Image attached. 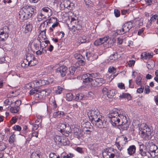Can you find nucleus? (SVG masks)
Segmentation results:
<instances>
[{
    "instance_id": "obj_3",
    "label": "nucleus",
    "mask_w": 158,
    "mask_h": 158,
    "mask_svg": "<svg viewBox=\"0 0 158 158\" xmlns=\"http://www.w3.org/2000/svg\"><path fill=\"white\" fill-rule=\"evenodd\" d=\"M36 11L34 7L28 6H24L19 12V17L22 20L27 19L31 18Z\"/></svg>"
},
{
    "instance_id": "obj_47",
    "label": "nucleus",
    "mask_w": 158,
    "mask_h": 158,
    "mask_svg": "<svg viewBox=\"0 0 158 158\" xmlns=\"http://www.w3.org/2000/svg\"><path fill=\"white\" fill-rule=\"evenodd\" d=\"M141 80L142 78L140 76H137L135 80L136 84L138 85H141Z\"/></svg>"
},
{
    "instance_id": "obj_21",
    "label": "nucleus",
    "mask_w": 158,
    "mask_h": 158,
    "mask_svg": "<svg viewBox=\"0 0 158 158\" xmlns=\"http://www.w3.org/2000/svg\"><path fill=\"white\" fill-rule=\"evenodd\" d=\"M153 56L152 53H149L147 52H144L142 53L141 54V58L143 59H149L152 58Z\"/></svg>"
},
{
    "instance_id": "obj_53",
    "label": "nucleus",
    "mask_w": 158,
    "mask_h": 158,
    "mask_svg": "<svg viewBox=\"0 0 158 158\" xmlns=\"http://www.w3.org/2000/svg\"><path fill=\"white\" fill-rule=\"evenodd\" d=\"M123 28L122 27L121 29H117L116 30V33L117 35H121L125 33L124 32H123Z\"/></svg>"
},
{
    "instance_id": "obj_23",
    "label": "nucleus",
    "mask_w": 158,
    "mask_h": 158,
    "mask_svg": "<svg viewBox=\"0 0 158 158\" xmlns=\"http://www.w3.org/2000/svg\"><path fill=\"white\" fill-rule=\"evenodd\" d=\"M115 94V91L114 89H110L107 91V96L109 98H112Z\"/></svg>"
},
{
    "instance_id": "obj_40",
    "label": "nucleus",
    "mask_w": 158,
    "mask_h": 158,
    "mask_svg": "<svg viewBox=\"0 0 158 158\" xmlns=\"http://www.w3.org/2000/svg\"><path fill=\"white\" fill-rule=\"evenodd\" d=\"M21 66L23 67H27L28 66H30V62L26 59H24L23 62L21 63Z\"/></svg>"
},
{
    "instance_id": "obj_30",
    "label": "nucleus",
    "mask_w": 158,
    "mask_h": 158,
    "mask_svg": "<svg viewBox=\"0 0 158 158\" xmlns=\"http://www.w3.org/2000/svg\"><path fill=\"white\" fill-rule=\"evenodd\" d=\"M156 149L154 150L152 152H151L150 154L151 156L154 158H158V148H156Z\"/></svg>"
},
{
    "instance_id": "obj_60",
    "label": "nucleus",
    "mask_w": 158,
    "mask_h": 158,
    "mask_svg": "<svg viewBox=\"0 0 158 158\" xmlns=\"http://www.w3.org/2000/svg\"><path fill=\"white\" fill-rule=\"evenodd\" d=\"M146 4L148 6L151 5L153 3L152 0H144Z\"/></svg>"
},
{
    "instance_id": "obj_18",
    "label": "nucleus",
    "mask_w": 158,
    "mask_h": 158,
    "mask_svg": "<svg viewBox=\"0 0 158 158\" xmlns=\"http://www.w3.org/2000/svg\"><path fill=\"white\" fill-rule=\"evenodd\" d=\"M72 131V130L71 127L69 124H67L62 133L65 135L66 136L68 137L69 135V133H71Z\"/></svg>"
},
{
    "instance_id": "obj_41",
    "label": "nucleus",
    "mask_w": 158,
    "mask_h": 158,
    "mask_svg": "<svg viewBox=\"0 0 158 158\" xmlns=\"http://www.w3.org/2000/svg\"><path fill=\"white\" fill-rule=\"evenodd\" d=\"M31 158H40V155L38 152H33L31 155Z\"/></svg>"
},
{
    "instance_id": "obj_27",
    "label": "nucleus",
    "mask_w": 158,
    "mask_h": 158,
    "mask_svg": "<svg viewBox=\"0 0 158 158\" xmlns=\"http://www.w3.org/2000/svg\"><path fill=\"white\" fill-rule=\"evenodd\" d=\"M41 11H43L47 13H48V15H51L52 13V10L48 7H45L43 8L41 10Z\"/></svg>"
},
{
    "instance_id": "obj_10",
    "label": "nucleus",
    "mask_w": 158,
    "mask_h": 158,
    "mask_svg": "<svg viewBox=\"0 0 158 158\" xmlns=\"http://www.w3.org/2000/svg\"><path fill=\"white\" fill-rule=\"evenodd\" d=\"M70 24L73 29L79 30L82 29L81 25L79 23V21L76 18H72Z\"/></svg>"
},
{
    "instance_id": "obj_9",
    "label": "nucleus",
    "mask_w": 158,
    "mask_h": 158,
    "mask_svg": "<svg viewBox=\"0 0 158 158\" xmlns=\"http://www.w3.org/2000/svg\"><path fill=\"white\" fill-rule=\"evenodd\" d=\"M105 82V80L101 77H97L94 80L92 79V81L90 85L94 87L100 86L102 85Z\"/></svg>"
},
{
    "instance_id": "obj_24",
    "label": "nucleus",
    "mask_w": 158,
    "mask_h": 158,
    "mask_svg": "<svg viewBox=\"0 0 158 158\" xmlns=\"http://www.w3.org/2000/svg\"><path fill=\"white\" fill-rule=\"evenodd\" d=\"M118 58L117 53V52L114 53L111 55L109 57V60L111 62H113L116 60Z\"/></svg>"
},
{
    "instance_id": "obj_44",
    "label": "nucleus",
    "mask_w": 158,
    "mask_h": 158,
    "mask_svg": "<svg viewBox=\"0 0 158 158\" xmlns=\"http://www.w3.org/2000/svg\"><path fill=\"white\" fill-rule=\"evenodd\" d=\"M79 41H80L79 43L81 44L85 43L87 42V40H86V37L85 36H83L80 37L79 39Z\"/></svg>"
},
{
    "instance_id": "obj_46",
    "label": "nucleus",
    "mask_w": 158,
    "mask_h": 158,
    "mask_svg": "<svg viewBox=\"0 0 158 158\" xmlns=\"http://www.w3.org/2000/svg\"><path fill=\"white\" fill-rule=\"evenodd\" d=\"M108 72L109 73H114L116 72V69L114 67L111 66L109 67Z\"/></svg>"
},
{
    "instance_id": "obj_11",
    "label": "nucleus",
    "mask_w": 158,
    "mask_h": 158,
    "mask_svg": "<svg viewBox=\"0 0 158 158\" xmlns=\"http://www.w3.org/2000/svg\"><path fill=\"white\" fill-rule=\"evenodd\" d=\"M89 76V73H87L82 74L79 77V79L81 78L83 82L85 84L88 83H91L92 81V78H90Z\"/></svg>"
},
{
    "instance_id": "obj_61",
    "label": "nucleus",
    "mask_w": 158,
    "mask_h": 158,
    "mask_svg": "<svg viewBox=\"0 0 158 158\" xmlns=\"http://www.w3.org/2000/svg\"><path fill=\"white\" fill-rule=\"evenodd\" d=\"M39 127V125L37 124H34L33 125V127L32 128V130L33 131H35L37 130Z\"/></svg>"
},
{
    "instance_id": "obj_22",
    "label": "nucleus",
    "mask_w": 158,
    "mask_h": 158,
    "mask_svg": "<svg viewBox=\"0 0 158 158\" xmlns=\"http://www.w3.org/2000/svg\"><path fill=\"white\" fill-rule=\"evenodd\" d=\"M64 115L63 111H57L53 113V117L55 118H60Z\"/></svg>"
},
{
    "instance_id": "obj_5",
    "label": "nucleus",
    "mask_w": 158,
    "mask_h": 158,
    "mask_svg": "<svg viewBox=\"0 0 158 158\" xmlns=\"http://www.w3.org/2000/svg\"><path fill=\"white\" fill-rule=\"evenodd\" d=\"M87 115L91 123L101 116L98 110L95 108L89 110L87 112Z\"/></svg>"
},
{
    "instance_id": "obj_42",
    "label": "nucleus",
    "mask_w": 158,
    "mask_h": 158,
    "mask_svg": "<svg viewBox=\"0 0 158 158\" xmlns=\"http://www.w3.org/2000/svg\"><path fill=\"white\" fill-rule=\"evenodd\" d=\"M45 96H48L51 92V90L50 88H46L42 90Z\"/></svg>"
},
{
    "instance_id": "obj_2",
    "label": "nucleus",
    "mask_w": 158,
    "mask_h": 158,
    "mask_svg": "<svg viewBox=\"0 0 158 158\" xmlns=\"http://www.w3.org/2000/svg\"><path fill=\"white\" fill-rule=\"evenodd\" d=\"M139 130L141 137L143 140H148L152 138V133L153 132L152 127L143 123L139 126Z\"/></svg>"
},
{
    "instance_id": "obj_13",
    "label": "nucleus",
    "mask_w": 158,
    "mask_h": 158,
    "mask_svg": "<svg viewBox=\"0 0 158 158\" xmlns=\"http://www.w3.org/2000/svg\"><path fill=\"white\" fill-rule=\"evenodd\" d=\"M67 67L65 65H62L58 68L56 70V72L60 73L62 77H64L68 73Z\"/></svg>"
},
{
    "instance_id": "obj_15",
    "label": "nucleus",
    "mask_w": 158,
    "mask_h": 158,
    "mask_svg": "<svg viewBox=\"0 0 158 158\" xmlns=\"http://www.w3.org/2000/svg\"><path fill=\"white\" fill-rule=\"evenodd\" d=\"M133 26V23L131 21L125 23L122 26L123 32H124L125 33L128 32Z\"/></svg>"
},
{
    "instance_id": "obj_16",
    "label": "nucleus",
    "mask_w": 158,
    "mask_h": 158,
    "mask_svg": "<svg viewBox=\"0 0 158 158\" xmlns=\"http://www.w3.org/2000/svg\"><path fill=\"white\" fill-rule=\"evenodd\" d=\"M136 148L135 145L130 146L127 149L128 154L130 156H133L136 154Z\"/></svg>"
},
{
    "instance_id": "obj_19",
    "label": "nucleus",
    "mask_w": 158,
    "mask_h": 158,
    "mask_svg": "<svg viewBox=\"0 0 158 158\" xmlns=\"http://www.w3.org/2000/svg\"><path fill=\"white\" fill-rule=\"evenodd\" d=\"M141 145H140L139 147V153H137L136 154H135V158H140V156H143V158H147L146 156L147 155V151H144V149L143 150L142 148H141Z\"/></svg>"
},
{
    "instance_id": "obj_63",
    "label": "nucleus",
    "mask_w": 158,
    "mask_h": 158,
    "mask_svg": "<svg viewBox=\"0 0 158 158\" xmlns=\"http://www.w3.org/2000/svg\"><path fill=\"white\" fill-rule=\"evenodd\" d=\"M147 67L149 69H151L154 67V64L152 63L148 64L147 65Z\"/></svg>"
},
{
    "instance_id": "obj_39",
    "label": "nucleus",
    "mask_w": 158,
    "mask_h": 158,
    "mask_svg": "<svg viewBox=\"0 0 158 158\" xmlns=\"http://www.w3.org/2000/svg\"><path fill=\"white\" fill-rule=\"evenodd\" d=\"M67 123H59L58 127H59L60 129V131L61 133H62V131L64 128V127L66 126Z\"/></svg>"
},
{
    "instance_id": "obj_4",
    "label": "nucleus",
    "mask_w": 158,
    "mask_h": 158,
    "mask_svg": "<svg viewBox=\"0 0 158 158\" xmlns=\"http://www.w3.org/2000/svg\"><path fill=\"white\" fill-rule=\"evenodd\" d=\"M94 126L99 128H106L107 127L108 123L103 117L100 116L92 123Z\"/></svg>"
},
{
    "instance_id": "obj_34",
    "label": "nucleus",
    "mask_w": 158,
    "mask_h": 158,
    "mask_svg": "<svg viewBox=\"0 0 158 158\" xmlns=\"http://www.w3.org/2000/svg\"><path fill=\"white\" fill-rule=\"evenodd\" d=\"M11 135L9 138V142L10 143H13L15 141V135L12 132L11 133Z\"/></svg>"
},
{
    "instance_id": "obj_1",
    "label": "nucleus",
    "mask_w": 158,
    "mask_h": 158,
    "mask_svg": "<svg viewBox=\"0 0 158 158\" xmlns=\"http://www.w3.org/2000/svg\"><path fill=\"white\" fill-rule=\"evenodd\" d=\"M109 120L114 127L126 125L128 123V118L123 110H117L112 111L108 115Z\"/></svg>"
},
{
    "instance_id": "obj_56",
    "label": "nucleus",
    "mask_w": 158,
    "mask_h": 158,
    "mask_svg": "<svg viewBox=\"0 0 158 158\" xmlns=\"http://www.w3.org/2000/svg\"><path fill=\"white\" fill-rule=\"evenodd\" d=\"M6 148V146L4 143H0V150H4Z\"/></svg>"
},
{
    "instance_id": "obj_45",
    "label": "nucleus",
    "mask_w": 158,
    "mask_h": 158,
    "mask_svg": "<svg viewBox=\"0 0 158 158\" xmlns=\"http://www.w3.org/2000/svg\"><path fill=\"white\" fill-rule=\"evenodd\" d=\"M38 20L39 21H40L42 20L43 19H44L46 18V17L41 12L39 13L37 17Z\"/></svg>"
},
{
    "instance_id": "obj_38",
    "label": "nucleus",
    "mask_w": 158,
    "mask_h": 158,
    "mask_svg": "<svg viewBox=\"0 0 158 158\" xmlns=\"http://www.w3.org/2000/svg\"><path fill=\"white\" fill-rule=\"evenodd\" d=\"M66 100L68 101H71L73 100L74 98V96L73 94L71 93H69L66 95Z\"/></svg>"
},
{
    "instance_id": "obj_54",
    "label": "nucleus",
    "mask_w": 158,
    "mask_h": 158,
    "mask_svg": "<svg viewBox=\"0 0 158 158\" xmlns=\"http://www.w3.org/2000/svg\"><path fill=\"white\" fill-rule=\"evenodd\" d=\"M80 133L79 132V129H78L74 133V135L75 137L79 138L80 137Z\"/></svg>"
},
{
    "instance_id": "obj_12",
    "label": "nucleus",
    "mask_w": 158,
    "mask_h": 158,
    "mask_svg": "<svg viewBox=\"0 0 158 158\" xmlns=\"http://www.w3.org/2000/svg\"><path fill=\"white\" fill-rule=\"evenodd\" d=\"M157 147L155 144H153L152 143H150L149 142L146 143L145 147L146 151L149 154L154 151V150L156 149V148Z\"/></svg>"
},
{
    "instance_id": "obj_59",
    "label": "nucleus",
    "mask_w": 158,
    "mask_h": 158,
    "mask_svg": "<svg viewBox=\"0 0 158 158\" xmlns=\"http://www.w3.org/2000/svg\"><path fill=\"white\" fill-rule=\"evenodd\" d=\"M118 87L120 89H125V87L124 85L122 83H118Z\"/></svg>"
},
{
    "instance_id": "obj_50",
    "label": "nucleus",
    "mask_w": 158,
    "mask_h": 158,
    "mask_svg": "<svg viewBox=\"0 0 158 158\" xmlns=\"http://www.w3.org/2000/svg\"><path fill=\"white\" fill-rule=\"evenodd\" d=\"M70 4V1L68 0H66L63 4H61L60 5L61 6H64V8H67L68 6V5Z\"/></svg>"
},
{
    "instance_id": "obj_29",
    "label": "nucleus",
    "mask_w": 158,
    "mask_h": 158,
    "mask_svg": "<svg viewBox=\"0 0 158 158\" xmlns=\"http://www.w3.org/2000/svg\"><path fill=\"white\" fill-rule=\"evenodd\" d=\"M84 95L82 93L77 94L76 95V96L73 100L76 101H80L83 99Z\"/></svg>"
},
{
    "instance_id": "obj_8",
    "label": "nucleus",
    "mask_w": 158,
    "mask_h": 158,
    "mask_svg": "<svg viewBox=\"0 0 158 158\" xmlns=\"http://www.w3.org/2000/svg\"><path fill=\"white\" fill-rule=\"evenodd\" d=\"M114 149L112 148H106L102 152L103 158H113L115 156Z\"/></svg>"
},
{
    "instance_id": "obj_25",
    "label": "nucleus",
    "mask_w": 158,
    "mask_h": 158,
    "mask_svg": "<svg viewBox=\"0 0 158 158\" xmlns=\"http://www.w3.org/2000/svg\"><path fill=\"white\" fill-rule=\"evenodd\" d=\"M54 140L55 143L56 144H57L58 145H61L62 142V138L61 137L58 136L56 135L55 136L54 138Z\"/></svg>"
},
{
    "instance_id": "obj_43",
    "label": "nucleus",
    "mask_w": 158,
    "mask_h": 158,
    "mask_svg": "<svg viewBox=\"0 0 158 158\" xmlns=\"http://www.w3.org/2000/svg\"><path fill=\"white\" fill-rule=\"evenodd\" d=\"M19 109V107H11L10 109V111L11 113H16L18 112Z\"/></svg>"
},
{
    "instance_id": "obj_57",
    "label": "nucleus",
    "mask_w": 158,
    "mask_h": 158,
    "mask_svg": "<svg viewBox=\"0 0 158 158\" xmlns=\"http://www.w3.org/2000/svg\"><path fill=\"white\" fill-rule=\"evenodd\" d=\"M115 17H118L120 16V11L118 9H115L114 12Z\"/></svg>"
},
{
    "instance_id": "obj_26",
    "label": "nucleus",
    "mask_w": 158,
    "mask_h": 158,
    "mask_svg": "<svg viewBox=\"0 0 158 158\" xmlns=\"http://www.w3.org/2000/svg\"><path fill=\"white\" fill-rule=\"evenodd\" d=\"M10 30L8 26H5L0 29V33L9 34Z\"/></svg>"
},
{
    "instance_id": "obj_52",
    "label": "nucleus",
    "mask_w": 158,
    "mask_h": 158,
    "mask_svg": "<svg viewBox=\"0 0 158 158\" xmlns=\"http://www.w3.org/2000/svg\"><path fill=\"white\" fill-rule=\"evenodd\" d=\"M63 89L60 86L57 87V89L56 91V94H60L61 93Z\"/></svg>"
},
{
    "instance_id": "obj_37",
    "label": "nucleus",
    "mask_w": 158,
    "mask_h": 158,
    "mask_svg": "<svg viewBox=\"0 0 158 158\" xmlns=\"http://www.w3.org/2000/svg\"><path fill=\"white\" fill-rule=\"evenodd\" d=\"M40 43L41 45V42L40 41L37 40H35L33 42V46L35 49L36 50H39V44Z\"/></svg>"
},
{
    "instance_id": "obj_55",
    "label": "nucleus",
    "mask_w": 158,
    "mask_h": 158,
    "mask_svg": "<svg viewBox=\"0 0 158 158\" xmlns=\"http://www.w3.org/2000/svg\"><path fill=\"white\" fill-rule=\"evenodd\" d=\"M13 129L15 131H20L21 130V127L19 125H15L13 127Z\"/></svg>"
},
{
    "instance_id": "obj_35",
    "label": "nucleus",
    "mask_w": 158,
    "mask_h": 158,
    "mask_svg": "<svg viewBox=\"0 0 158 158\" xmlns=\"http://www.w3.org/2000/svg\"><path fill=\"white\" fill-rule=\"evenodd\" d=\"M85 64V62L82 60H80L77 61L75 63V66L77 67V68H79V69H80L79 66H81L84 65Z\"/></svg>"
},
{
    "instance_id": "obj_20",
    "label": "nucleus",
    "mask_w": 158,
    "mask_h": 158,
    "mask_svg": "<svg viewBox=\"0 0 158 158\" xmlns=\"http://www.w3.org/2000/svg\"><path fill=\"white\" fill-rule=\"evenodd\" d=\"M32 26L29 22L27 23L23 27V30L25 33L30 32L32 30Z\"/></svg>"
},
{
    "instance_id": "obj_7",
    "label": "nucleus",
    "mask_w": 158,
    "mask_h": 158,
    "mask_svg": "<svg viewBox=\"0 0 158 158\" xmlns=\"http://www.w3.org/2000/svg\"><path fill=\"white\" fill-rule=\"evenodd\" d=\"M108 36H106L100 38L96 40L94 42V45L96 46H98L103 44V46L105 48H108L109 47L108 44Z\"/></svg>"
},
{
    "instance_id": "obj_31",
    "label": "nucleus",
    "mask_w": 158,
    "mask_h": 158,
    "mask_svg": "<svg viewBox=\"0 0 158 158\" xmlns=\"http://www.w3.org/2000/svg\"><path fill=\"white\" fill-rule=\"evenodd\" d=\"M77 68L75 67L74 66H71V67L69 68V72L68 71L67 75L70 74L71 75H73L76 70L77 69Z\"/></svg>"
},
{
    "instance_id": "obj_36",
    "label": "nucleus",
    "mask_w": 158,
    "mask_h": 158,
    "mask_svg": "<svg viewBox=\"0 0 158 158\" xmlns=\"http://www.w3.org/2000/svg\"><path fill=\"white\" fill-rule=\"evenodd\" d=\"M119 97L121 98H126L128 100H130L131 99V95L128 93H123Z\"/></svg>"
},
{
    "instance_id": "obj_62",
    "label": "nucleus",
    "mask_w": 158,
    "mask_h": 158,
    "mask_svg": "<svg viewBox=\"0 0 158 158\" xmlns=\"http://www.w3.org/2000/svg\"><path fill=\"white\" fill-rule=\"evenodd\" d=\"M150 90L149 89V87L148 86H145L144 93L146 94H149L150 92Z\"/></svg>"
},
{
    "instance_id": "obj_51",
    "label": "nucleus",
    "mask_w": 158,
    "mask_h": 158,
    "mask_svg": "<svg viewBox=\"0 0 158 158\" xmlns=\"http://www.w3.org/2000/svg\"><path fill=\"white\" fill-rule=\"evenodd\" d=\"M158 18V15H153L151 17L150 19V23L152 22H154L156 20H157V18Z\"/></svg>"
},
{
    "instance_id": "obj_28",
    "label": "nucleus",
    "mask_w": 158,
    "mask_h": 158,
    "mask_svg": "<svg viewBox=\"0 0 158 158\" xmlns=\"http://www.w3.org/2000/svg\"><path fill=\"white\" fill-rule=\"evenodd\" d=\"M8 37V34L0 33V41L4 42L7 40Z\"/></svg>"
},
{
    "instance_id": "obj_33",
    "label": "nucleus",
    "mask_w": 158,
    "mask_h": 158,
    "mask_svg": "<svg viewBox=\"0 0 158 158\" xmlns=\"http://www.w3.org/2000/svg\"><path fill=\"white\" fill-rule=\"evenodd\" d=\"M32 60L30 62V66H32L37 64L38 63V61L34 56L32 55Z\"/></svg>"
},
{
    "instance_id": "obj_48",
    "label": "nucleus",
    "mask_w": 158,
    "mask_h": 158,
    "mask_svg": "<svg viewBox=\"0 0 158 158\" xmlns=\"http://www.w3.org/2000/svg\"><path fill=\"white\" fill-rule=\"evenodd\" d=\"M45 21H44L42 23H41L40 25V29L42 31H44L45 33L46 30V28L45 27Z\"/></svg>"
},
{
    "instance_id": "obj_64",
    "label": "nucleus",
    "mask_w": 158,
    "mask_h": 158,
    "mask_svg": "<svg viewBox=\"0 0 158 158\" xmlns=\"http://www.w3.org/2000/svg\"><path fill=\"white\" fill-rule=\"evenodd\" d=\"M74 57L76 59H79L82 57V56L80 54L78 53H75L74 55Z\"/></svg>"
},
{
    "instance_id": "obj_49",
    "label": "nucleus",
    "mask_w": 158,
    "mask_h": 158,
    "mask_svg": "<svg viewBox=\"0 0 158 158\" xmlns=\"http://www.w3.org/2000/svg\"><path fill=\"white\" fill-rule=\"evenodd\" d=\"M74 154L73 153L66 154L63 156V158H72L74 157Z\"/></svg>"
},
{
    "instance_id": "obj_32",
    "label": "nucleus",
    "mask_w": 158,
    "mask_h": 158,
    "mask_svg": "<svg viewBox=\"0 0 158 158\" xmlns=\"http://www.w3.org/2000/svg\"><path fill=\"white\" fill-rule=\"evenodd\" d=\"M39 93V91L38 89L33 88L30 90L29 94L31 95H38V94Z\"/></svg>"
},
{
    "instance_id": "obj_6",
    "label": "nucleus",
    "mask_w": 158,
    "mask_h": 158,
    "mask_svg": "<svg viewBox=\"0 0 158 158\" xmlns=\"http://www.w3.org/2000/svg\"><path fill=\"white\" fill-rule=\"evenodd\" d=\"M117 140H118L119 141L115 142V145L118 149L121 151L123 149V147L127 143V138L123 136L117 139Z\"/></svg>"
},
{
    "instance_id": "obj_14",
    "label": "nucleus",
    "mask_w": 158,
    "mask_h": 158,
    "mask_svg": "<svg viewBox=\"0 0 158 158\" xmlns=\"http://www.w3.org/2000/svg\"><path fill=\"white\" fill-rule=\"evenodd\" d=\"M85 56L87 59L90 61L96 60L98 58V55L94 54L92 52L89 51L86 53Z\"/></svg>"
},
{
    "instance_id": "obj_58",
    "label": "nucleus",
    "mask_w": 158,
    "mask_h": 158,
    "mask_svg": "<svg viewBox=\"0 0 158 158\" xmlns=\"http://www.w3.org/2000/svg\"><path fill=\"white\" fill-rule=\"evenodd\" d=\"M32 55L28 54L27 55L26 59L29 62H30L32 60Z\"/></svg>"
},
{
    "instance_id": "obj_17",
    "label": "nucleus",
    "mask_w": 158,
    "mask_h": 158,
    "mask_svg": "<svg viewBox=\"0 0 158 158\" xmlns=\"http://www.w3.org/2000/svg\"><path fill=\"white\" fill-rule=\"evenodd\" d=\"M33 83L35 87H37L44 85L46 84H48L47 83V81L43 80H36L33 81Z\"/></svg>"
}]
</instances>
